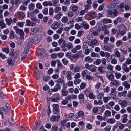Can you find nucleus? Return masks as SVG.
I'll return each instance as SVG.
<instances>
[{
	"instance_id": "nucleus-14",
	"label": "nucleus",
	"mask_w": 131,
	"mask_h": 131,
	"mask_svg": "<svg viewBox=\"0 0 131 131\" xmlns=\"http://www.w3.org/2000/svg\"><path fill=\"white\" fill-rule=\"evenodd\" d=\"M28 51H25L22 54L21 58L22 61L28 56Z\"/></svg>"
},
{
	"instance_id": "nucleus-36",
	"label": "nucleus",
	"mask_w": 131,
	"mask_h": 131,
	"mask_svg": "<svg viewBox=\"0 0 131 131\" xmlns=\"http://www.w3.org/2000/svg\"><path fill=\"white\" fill-rule=\"evenodd\" d=\"M114 74L116 78L117 79H119L120 78L121 76V74L119 73L115 72Z\"/></svg>"
},
{
	"instance_id": "nucleus-4",
	"label": "nucleus",
	"mask_w": 131,
	"mask_h": 131,
	"mask_svg": "<svg viewBox=\"0 0 131 131\" xmlns=\"http://www.w3.org/2000/svg\"><path fill=\"white\" fill-rule=\"evenodd\" d=\"M84 113L82 111H79L77 113L75 116V118L76 119L78 118L79 117H81L82 119L84 118Z\"/></svg>"
},
{
	"instance_id": "nucleus-19",
	"label": "nucleus",
	"mask_w": 131,
	"mask_h": 131,
	"mask_svg": "<svg viewBox=\"0 0 131 131\" xmlns=\"http://www.w3.org/2000/svg\"><path fill=\"white\" fill-rule=\"evenodd\" d=\"M63 15V14L60 12H59L54 16V18L57 19H60Z\"/></svg>"
},
{
	"instance_id": "nucleus-2",
	"label": "nucleus",
	"mask_w": 131,
	"mask_h": 131,
	"mask_svg": "<svg viewBox=\"0 0 131 131\" xmlns=\"http://www.w3.org/2000/svg\"><path fill=\"white\" fill-rule=\"evenodd\" d=\"M40 54L38 56L39 58H42L46 55L45 50L43 48H42L40 50Z\"/></svg>"
},
{
	"instance_id": "nucleus-62",
	"label": "nucleus",
	"mask_w": 131,
	"mask_h": 131,
	"mask_svg": "<svg viewBox=\"0 0 131 131\" xmlns=\"http://www.w3.org/2000/svg\"><path fill=\"white\" fill-rule=\"evenodd\" d=\"M62 61L63 64L65 65H67L68 62V61L67 59L65 58H64L62 59Z\"/></svg>"
},
{
	"instance_id": "nucleus-5",
	"label": "nucleus",
	"mask_w": 131,
	"mask_h": 131,
	"mask_svg": "<svg viewBox=\"0 0 131 131\" xmlns=\"http://www.w3.org/2000/svg\"><path fill=\"white\" fill-rule=\"evenodd\" d=\"M119 2L118 0H114L111 2L110 3V5H108V7L109 8L113 7H114L117 6L118 7V6L117 5H113V4H117L119 3Z\"/></svg>"
},
{
	"instance_id": "nucleus-43",
	"label": "nucleus",
	"mask_w": 131,
	"mask_h": 131,
	"mask_svg": "<svg viewBox=\"0 0 131 131\" xmlns=\"http://www.w3.org/2000/svg\"><path fill=\"white\" fill-rule=\"evenodd\" d=\"M125 28L124 30H121L120 32V34L122 36L124 35L126 33V32L127 30V29L126 27L125 26L124 27Z\"/></svg>"
},
{
	"instance_id": "nucleus-22",
	"label": "nucleus",
	"mask_w": 131,
	"mask_h": 131,
	"mask_svg": "<svg viewBox=\"0 0 131 131\" xmlns=\"http://www.w3.org/2000/svg\"><path fill=\"white\" fill-rule=\"evenodd\" d=\"M6 26V24L4 22V20H1L0 21V27L2 29L5 28Z\"/></svg>"
},
{
	"instance_id": "nucleus-32",
	"label": "nucleus",
	"mask_w": 131,
	"mask_h": 131,
	"mask_svg": "<svg viewBox=\"0 0 131 131\" xmlns=\"http://www.w3.org/2000/svg\"><path fill=\"white\" fill-rule=\"evenodd\" d=\"M67 48L69 49H71L73 47V44L71 42H68L66 45Z\"/></svg>"
},
{
	"instance_id": "nucleus-41",
	"label": "nucleus",
	"mask_w": 131,
	"mask_h": 131,
	"mask_svg": "<svg viewBox=\"0 0 131 131\" xmlns=\"http://www.w3.org/2000/svg\"><path fill=\"white\" fill-rule=\"evenodd\" d=\"M62 95L64 96H67L68 94V92L66 91V90L62 89L61 91Z\"/></svg>"
},
{
	"instance_id": "nucleus-44",
	"label": "nucleus",
	"mask_w": 131,
	"mask_h": 131,
	"mask_svg": "<svg viewBox=\"0 0 131 131\" xmlns=\"http://www.w3.org/2000/svg\"><path fill=\"white\" fill-rule=\"evenodd\" d=\"M89 45V43L87 41H85L84 42L83 44V49H85L86 48H87Z\"/></svg>"
},
{
	"instance_id": "nucleus-30",
	"label": "nucleus",
	"mask_w": 131,
	"mask_h": 131,
	"mask_svg": "<svg viewBox=\"0 0 131 131\" xmlns=\"http://www.w3.org/2000/svg\"><path fill=\"white\" fill-rule=\"evenodd\" d=\"M5 20L6 23L9 26L12 23V19L11 18H6Z\"/></svg>"
},
{
	"instance_id": "nucleus-42",
	"label": "nucleus",
	"mask_w": 131,
	"mask_h": 131,
	"mask_svg": "<svg viewBox=\"0 0 131 131\" xmlns=\"http://www.w3.org/2000/svg\"><path fill=\"white\" fill-rule=\"evenodd\" d=\"M55 82L59 83H63L64 82V80L61 78H60L56 80L55 81Z\"/></svg>"
},
{
	"instance_id": "nucleus-34",
	"label": "nucleus",
	"mask_w": 131,
	"mask_h": 131,
	"mask_svg": "<svg viewBox=\"0 0 131 131\" xmlns=\"http://www.w3.org/2000/svg\"><path fill=\"white\" fill-rule=\"evenodd\" d=\"M110 40V38L107 36H105L104 38L103 42L104 44H107Z\"/></svg>"
},
{
	"instance_id": "nucleus-20",
	"label": "nucleus",
	"mask_w": 131,
	"mask_h": 131,
	"mask_svg": "<svg viewBox=\"0 0 131 131\" xmlns=\"http://www.w3.org/2000/svg\"><path fill=\"white\" fill-rule=\"evenodd\" d=\"M114 54L118 57H119L120 56V53L117 48H115L114 50Z\"/></svg>"
},
{
	"instance_id": "nucleus-11",
	"label": "nucleus",
	"mask_w": 131,
	"mask_h": 131,
	"mask_svg": "<svg viewBox=\"0 0 131 131\" xmlns=\"http://www.w3.org/2000/svg\"><path fill=\"white\" fill-rule=\"evenodd\" d=\"M85 93L86 95L90 99H93L95 97L94 95L92 93L87 91L85 92Z\"/></svg>"
},
{
	"instance_id": "nucleus-25",
	"label": "nucleus",
	"mask_w": 131,
	"mask_h": 131,
	"mask_svg": "<svg viewBox=\"0 0 131 131\" xmlns=\"http://www.w3.org/2000/svg\"><path fill=\"white\" fill-rule=\"evenodd\" d=\"M127 114H124L123 115L122 117H123V118L122 120V122L123 123H125L126 122L128 119L127 118Z\"/></svg>"
},
{
	"instance_id": "nucleus-52",
	"label": "nucleus",
	"mask_w": 131,
	"mask_h": 131,
	"mask_svg": "<svg viewBox=\"0 0 131 131\" xmlns=\"http://www.w3.org/2000/svg\"><path fill=\"white\" fill-rule=\"evenodd\" d=\"M94 64L96 65H98L101 63V60L100 59H97L96 61L94 62Z\"/></svg>"
},
{
	"instance_id": "nucleus-18",
	"label": "nucleus",
	"mask_w": 131,
	"mask_h": 131,
	"mask_svg": "<svg viewBox=\"0 0 131 131\" xmlns=\"http://www.w3.org/2000/svg\"><path fill=\"white\" fill-rule=\"evenodd\" d=\"M127 91H124L123 92H119L118 93V95L119 97L123 96L125 97L126 96V94L127 93Z\"/></svg>"
},
{
	"instance_id": "nucleus-56",
	"label": "nucleus",
	"mask_w": 131,
	"mask_h": 131,
	"mask_svg": "<svg viewBox=\"0 0 131 131\" xmlns=\"http://www.w3.org/2000/svg\"><path fill=\"white\" fill-rule=\"evenodd\" d=\"M74 71L75 72H79L80 71V67L78 66H76L74 69Z\"/></svg>"
},
{
	"instance_id": "nucleus-50",
	"label": "nucleus",
	"mask_w": 131,
	"mask_h": 131,
	"mask_svg": "<svg viewBox=\"0 0 131 131\" xmlns=\"http://www.w3.org/2000/svg\"><path fill=\"white\" fill-rule=\"evenodd\" d=\"M104 94L103 93H99L97 95V98L99 99H102L104 97Z\"/></svg>"
},
{
	"instance_id": "nucleus-10",
	"label": "nucleus",
	"mask_w": 131,
	"mask_h": 131,
	"mask_svg": "<svg viewBox=\"0 0 131 131\" xmlns=\"http://www.w3.org/2000/svg\"><path fill=\"white\" fill-rule=\"evenodd\" d=\"M122 68L123 70L126 72H128L130 71L129 68L127 67L126 63H123L122 64Z\"/></svg>"
},
{
	"instance_id": "nucleus-23",
	"label": "nucleus",
	"mask_w": 131,
	"mask_h": 131,
	"mask_svg": "<svg viewBox=\"0 0 131 131\" xmlns=\"http://www.w3.org/2000/svg\"><path fill=\"white\" fill-rule=\"evenodd\" d=\"M13 29L15 30L16 33L18 34L20 32H22V31L23 30L19 29L17 26H14Z\"/></svg>"
},
{
	"instance_id": "nucleus-28",
	"label": "nucleus",
	"mask_w": 131,
	"mask_h": 131,
	"mask_svg": "<svg viewBox=\"0 0 131 131\" xmlns=\"http://www.w3.org/2000/svg\"><path fill=\"white\" fill-rule=\"evenodd\" d=\"M35 7V4L33 3L30 4L28 6V9L29 10H33Z\"/></svg>"
},
{
	"instance_id": "nucleus-57",
	"label": "nucleus",
	"mask_w": 131,
	"mask_h": 131,
	"mask_svg": "<svg viewBox=\"0 0 131 131\" xmlns=\"http://www.w3.org/2000/svg\"><path fill=\"white\" fill-rule=\"evenodd\" d=\"M57 64L58 67L60 68H62V65L59 60H58L57 61Z\"/></svg>"
},
{
	"instance_id": "nucleus-8",
	"label": "nucleus",
	"mask_w": 131,
	"mask_h": 131,
	"mask_svg": "<svg viewBox=\"0 0 131 131\" xmlns=\"http://www.w3.org/2000/svg\"><path fill=\"white\" fill-rule=\"evenodd\" d=\"M102 29L105 35L109 34V32L107 29V25H105L102 26Z\"/></svg>"
},
{
	"instance_id": "nucleus-26",
	"label": "nucleus",
	"mask_w": 131,
	"mask_h": 131,
	"mask_svg": "<svg viewBox=\"0 0 131 131\" xmlns=\"http://www.w3.org/2000/svg\"><path fill=\"white\" fill-rule=\"evenodd\" d=\"M85 62L88 63H91L93 61V59L89 56L86 57L85 58Z\"/></svg>"
},
{
	"instance_id": "nucleus-29",
	"label": "nucleus",
	"mask_w": 131,
	"mask_h": 131,
	"mask_svg": "<svg viewBox=\"0 0 131 131\" xmlns=\"http://www.w3.org/2000/svg\"><path fill=\"white\" fill-rule=\"evenodd\" d=\"M90 73L86 70H84L81 73V75L83 77H85L87 74H90Z\"/></svg>"
},
{
	"instance_id": "nucleus-40",
	"label": "nucleus",
	"mask_w": 131,
	"mask_h": 131,
	"mask_svg": "<svg viewBox=\"0 0 131 131\" xmlns=\"http://www.w3.org/2000/svg\"><path fill=\"white\" fill-rule=\"evenodd\" d=\"M115 121V120L114 119L111 118L108 119L107 122L108 123L112 124L114 123Z\"/></svg>"
},
{
	"instance_id": "nucleus-17",
	"label": "nucleus",
	"mask_w": 131,
	"mask_h": 131,
	"mask_svg": "<svg viewBox=\"0 0 131 131\" xmlns=\"http://www.w3.org/2000/svg\"><path fill=\"white\" fill-rule=\"evenodd\" d=\"M66 78L68 80H71L72 79V73L71 71H67L66 73Z\"/></svg>"
},
{
	"instance_id": "nucleus-24",
	"label": "nucleus",
	"mask_w": 131,
	"mask_h": 131,
	"mask_svg": "<svg viewBox=\"0 0 131 131\" xmlns=\"http://www.w3.org/2000/svg\"><path fill=\"white\" fill-rule=\"evenodd\" d=\"M39 31V29L37 28H34L31 30L30 34L32 35H34L37 33Z\"/></svg>"
},
{
	"instance_id": "nucleus-27",
	"label": "nucleus",
	"mask_w": 131,
	"mask_h": 131,
	"mask_svg": "<svg viewBox=\"0 0 131 131\" xmlns=\"http://www.w3.org/2000/svg\"><path fill=\"white\" fill-rule=\"evenodd\" d=\"M25 23L24 22H18L16 24V25L17 27L22 28L23 27Z\"/></svg>"
},
{
	"instance_id": "nucleus-63",
	"label": "nucleus",
	"mask_w": 131,
	"mask_h": 131,
	"mask_svg": "<svg viewBox=\"0 0 131 131\" xmlns=\"http://www.w3.org/2000/svg\"><path fill=\"white\" fill-rule=\"evenodd\" d=\"M81 82V80L80 79H76L74 81V84L76 85L78 84L79 83Z\"/></svg>"
},
{
	"instance_id": "nucleus-1",
	"label": "nucleus",
	"mask_w": 131,
	"mask_h": 131,
	"mask_svg": "<svg viewBox=\"0 0 131 131\" xmlns=\"http://www.w3.org/2000/svg\"><path fill=\"white\" fill-rule=\"evenodd\" d=\"M41 39V34H38L36 36L33 38L34 44H37L40 41Z\"/></svg>"
},
{
	"instance_id": "nucleus-55",
	"label": "nucleus",
	"mask_w": 131,
	"mask_h": 131,
	"mask_svg": "<svg viewBox=\"0 0 131 131\" xmlns=\"http://www.w3.org/2000/svg\"><path fill=\"white\" fill-rule=\"evenodd\" d=\"M41 122L39 120H38L36 122V128H38L40 126Z\"/></svg>"
},
{
	"instance_id": "nucleus-37",
	"label": "nucleus",
	"mask_w": 131,
	"mask_h": 131,
	"mask_svg": "<svg viewBox=\"0 0 131 131\" xmlns=\"http://www.w3.org/2000/svg\"><path fill=\"white\" fill-rule=\"evenodd\" d=\"M36 7L37 8L39 9H41L42 8V6L41 3L38 2L36 4Z\"/></svg>"
},
{
	"instance_id": "nucleus-9",
	"label": "nucleus",
	"mask_w": 131,
	"mask_h": 131,
	"mask_svg": "<svg viewBox=\"0 0 131 131\" xmlns=\"http://www.w3.org/2000/svg\"><path fill=\"white\" fill-rule=\"evenodd\" d=\"M17 14V15L18 18H23L25 16L24 12H23L18 11Z\"/></svg>"
},
{
	"instance_id": "nucleus-39",
	"label": "nucleus",
	"mask_w": 131,
	"mask_h": 131,
	"mask_svg": "<svg viewBox=\"0 0 131 131\" xmlns=\"http://www.w3.org/2000/svg\"><path fill=\"white\" fill-rule=\"evenodd\" d=\"M125 99L129 100L131 99V91H129L128 92L127 97L125 98Z\"/></svg>"
},
{
	"instance_id": "nucleus-3",
	"label": "nucleus",
	"mask_w": 131,
	"mask_h": 131,
	"mask_svg": "<svg viewBox=\"0 0 131 131\" xmlns=\"http://www.w3.org/2000/svg\"><path fill=\"white\" fill-rule=\"evenodd\" d=\"M53 108V112L54 114H56L59 111V106L57 104H55L52 105Z\"/></svg>"
},
{
	"instance_id": "nucleus-12",
	"label": "nucleus",
	"mask_w": 131,
	"mask_h": 131,
	"mask_svg": "<svg viewBox=\"0 0 131 131\" xmlns=\"http://www.w3.org/2000/svg\"><path fill=\"white\" fill-rule=\"evenodd\" d=\"M81 25L83 26L84 29H88L89 28V26L86 21H83L81 24Z\"/></svg>"
},
{
	"instance_id": "nucleus-13",
	"label": "nucleus",
	"mask_w": 131,
	"mask_h": 131,
	"mask_svg": "<svg viewBox=\"0 0 131 131\" xmlns=\"http://www.w3.org/2000/svg\"><path fill=\"white\" fill-rule=\"evenodd\" d=\"M110 84L112 86H118L120 85V82L117 81L116 80L114 79V80L111 82Z\"/></svg>"
},
{
	"instance_id": "nucleus-53",
	"label": "nucleus",
	"mask_w": 131,
	"mask_h": 131,
	"mask_svg": "<svg viewBox=\"0 0 131 131\" xmlns=\"http://www.w3.org/2000/svg\"><path fill=\"white\" fill-rule=\"evenodd\" d=\"M107 69L110 71H112L113 69V67L110 64H108L107 66Z\"/></svg>"
},
{
	"instance_id": "nucleus-47",
	"label": "nucleus",
	"mask_w": 131,
	"mask_h": 131,
	"mask_svg": "<svg viewBox=\"0 0 131 131\" xmlns=\"http://www.w3.org/2000/svg\"><path fill=\"white\" fill-rule=\"evenodd\" d=\"M14 61H12L11 58H9L7 60V62L9 65H12L14 63Z\"/></svg>"
},
{
	"instance_id": "nucleus-48",
	"label": "nucleus",
	"mask_w": 131,
	"mask_h": 131,
	"mask_svg": "<svg viewBox=\"0 0 131 131\" xmlns=\"http://www.w3.org/2000/svg\"><path fill=\"white\" fill-rule=\"evenodd\" d=\"M60 99V98L59 97L53 98L51 99V101L53 102H57Z\"/></svg>"
},
{
	"instance_id": "nucleus-58",
	"label": "nucleus",
	"mask_w": 131,
	"mask_h": 131,
	"mask_svg": "<svg viewBox=\"0 0 131 131\" xmlns=\"http://www.w3.org/2000/svg\"><path fill=\"white\" fill-rule=\"evenodd\" d=\"M74 14L73 12L72 11L69 12L67 13V16L69 17H71L73 16Z\"/></svg>"
},
{
	"instance_id": "nucleus-51",
	"label": "nucleus",
	"mask_w": 131,
	"mask_h": 131,
	"mask_svg": "<svg viewBox=\"0 0 131 131\" xmlns=\"http://www.w3.org/2000/svg\"><path fill=\"white\" fill-rule=\"evenodd\" d=\"M103 50L106 51H108L110 50V48L108 45H105L104 46Z\"/></svg>"
},
{
	"instance_id": "nucleus-54",
	"label": "nucleus",
	"mask_w": 131,
	"mask_h": 131,
	"mask_svg": "<svg viewBox=\"0 0 131 131\" xmlns=\"http://www.w3.org/2000/svg\"><path fill=\"white\" fill-rule=\"evenodd\" d=\"M68 20V18L65 16L63 17L61 19L62 21L64 23L67 22Z\"/></svg>"
},
{
	"instance_id": "nucleus-35",
	"label": "nucleus",
	"mask_w": 131,
	"mask_h": 131,
	"mask_svg": "<svg viewBox=\"0 0 131 131\" xmlns=\"http://www.w3.org/2000/svg\"><path fill=\"white\" fill-rule=\"evenodd\" d=\"M5 109L4 107H1L0 108V114L1 115L2 118H3V113L5 111Z\"/></svg>"
},
{
	"instance_id": "nucleus-49",
	"label": "nucleus",
	"mask_w": 131,
	"mask_h": 131,
	"mask_svg": "<svg viewBox=\"0 0 131 131\" xmlns=\"http://www.w3.org/2000/svg\"><path fill=\"white\" fill-rule=\"evenodd\" d=\"M84 10L87 12L88 10L90 9L91 7V5H89L86 4L84 5Z\"/></svg>"
},
{
	"instance_id": "nucleus-15",
	"label": "nucleus",
	"mask_w": 131,
	"mask_h": 131,
	"mask_svg": "<svg viewBox=\"0 0 131 131\" xmlns=\"http://www.w3.org/2000/svg\"><path fill=\"white\" fill-rule=\"evenodd\" d=\"M61 88V87L60 85L58 84H57L52 89L53 92H56L58 90H60Z\"/></svg>"
},
{
	"instance_id": "nucleus-16",
	"label": "nucleus",
	"mask_w": 131,
	"mask_h": 131,
	"mask_svg": "<svg viewBox=\"0 0 131 131\" xmlns=\"http://www.w3.org/2000/svg\"><path fill=\"white\" fill-rule=\"evenodd\" d=\"M122 85L126 89H129L130 87V84L128 83L127 81H125L123 82Z\"/></svg>"
},
{
	"instance_id": "nucleus-46",
	"label": "nucleus",
	"mask_w": 131,
	"mask_h": 131,
	"mask_svg": "<svg viewBox=\"0 0 131 131\" xmlns=\"http://www.w3.org/2000/svg\"><path fill=\"white\" fill-rule=\"evenodd\" d=\"M103 67L102 66H101L100 67H99L98 68V71L101 73H103L104 71L103 70Z\"/></svg>"
},
{
	"instance_id": "nucleus-64",
	"label": "nucleus",
	"mask_w": 131,
	"mask_h": 131,
	"mask_svg": "<svg viewBox=\"0 0 131 131\" xmlns=\"http://www.w3.org/2000/svg\"><path fill=\"white\" fill-rule=\"evenodd\" d=\"M58 129V128L56 125H55L52 127L51 128V131H57Z\"/></svg>"
},
{
	"instance_id": "nucleus-60",
	"label": "nucleus",
	"mask_w": 131,
	"mask_h": 131,
	"mask_svg": "<svg viewBox=\"0 0 131 131\" xmlns=\"http://www.w3.org/2000/svg\"><path fill=\"white\" fill-rule=\"evenodd\" d=\"M50 120L52 121H57L58 119H57L56 117L54 115L51 117L50 118Z\"/></svg>"
},
{
	"instance_id": "nucleus-61",
	"label": "nucleus",
	"mask_w": 131,
	"mask_h": 131,
	"mask_svg": "<svg viewBox=\"0 0 131 131\" xmlns=\"http://www.w3.org/2000/svg\"><path fill=\"white\" fill-rule=\"evenodd\" d=\"M126 63V64H131V59L129 58H128L126 59V60L125 63Z\"/></svg>"
},
{
	"instance_id": "nucleus-45",
	"label": "nucleus",
	"mask_w": 131,
	"mask_h": 131,
	"mask_svg": "<svg viewBox=\"0 0 131 131\" xmlns=\"http://www.w3.org/2000/svg\"><path fill=\"white\" fill-rule=\"evenodd\" d=\"M31 20L34 21L35 22H36L38 23H40V20L37 19V18L35 17H32L31 18Z\"/></svg>"
},
{
	"instance_id": "nucleus-7",
	"label": "nucleus",
	"mask_w": 131,
	"mask_h": 131,
	"mask_svg": "<svg viewBox=\"0 0 131 131\" xmlns=\"http://www.w3.org/2000/svg\"><path fill=\"white\" fill-rule=\"evenodd\" d=\"M60 25V23L59 22H54L51 25V27L53 29L56 30L58 28Z\"/></svg>"
},
{
	"instance_id": "nucleus-38",
	"label": "nucleus",
	"mask_w": 131,
	"mask_h": 131,
	"mask_svg": "<svg viewBox=\"0 0 131 131\" xmlns=\"http://www.w3.org/2000/svg\"><path fill=\"white\" fill-rule=\"evenodd\" d=\"M74 23V20H71L70 21H69L68 24H70V25H69V27L71 29L72 28L73 26V24Z\"/></svg>"
},
{
	"instance_id": "nucleus-6",
	"label": "nucleus",
	"mask_w": 131,
	"mask_h": 131,
	"mask_svg": "<svg viewBox=\"0 0 131 131\" xmlns=\"http://www.w3.org/2000/svg\"><path fill=\"white\" fill-rule=\"evenodd\" d=\"M119 104L121 105L122 107H126L128 104V102L125 100L120 101L119 102Z\"/></svg>"
},
{
	"instance_id": "nucleus-31",
	"label": "nucleus",
	"mask_w": 131,
	"mask_h": 131,
	"mask_svg": "<svg viewBox=\"0 0 131 131\" xmlns=\"http://www.w3.org/2000/svg\"><path fill=\"white\" fill-rule=\"evenodd\" d=\"M107 77L110 81H111L114 80V77L112 74H111L108 75Z\"/></svg>"
},
{
	"instance_id": "nucleus-33",
	"label": "nucleus",
	"mask_w": 131,
	"mask_h": 131,
	"mask_svg": "<svg viewBox=\"0 0 131 131\" xmlns=\"http://www.w3.org/2000/svg\"><path fill=\"white\" fill-rule=\"evenodd\" d=\"M117 125L119 127V130H122L125 127V125L122 123H118L117 124Z\"/></svg>"
},
{
	"instance_id": "nucleus-59",
	"label": "nucleus",
	"mask_w": 131,
	"mask_h": 131,
	"mask_svg": "<svg viewBox=\"0 0 131 131\" xmlns=\"http://www.w3.org/2000/svg\"><path fill=\"white\" fill-rule=\"evenodd\" d=\"M67 121H68V120L67 119L61 121V125L63 126H65L66 123V122Z\"/></svg>"
},
{
	"instance_id": "nucleus-21",
	"label": "nucleus",
	"mask_w": 131,
	"mask_h": 131,
	"mask_svg": "<svg viewBox=\"0 0 131 131\" xmlns=\"http://www.w3.org/2000/svg\"><path fill=\"white\" fill-rule=\"evenodd\" d=\"M102 21L104 24L110 23H112V20L108 18H105L102 20Z\"/></svg>"
}]
</instances>
